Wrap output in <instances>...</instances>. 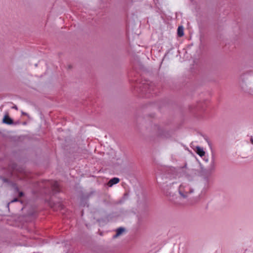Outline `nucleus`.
Returning a JSON list of instances; mask_svg holds the SVG:
<instances>
[{"mask_svg": "<svg viewBox=\"0 0 253 253\" xmlns=\"http://www.w3.org/2000/svg\"><path fill=\"white\" fill-rule=\"evenodd\" d=\"M3 122L5 124L10 125L13 123L12 120L8 116H5L3 119Z\"/></svg>", "mask_w": 253, "mask_h": 253, "instance_id": "5", "label": "nucleus"}, {"mask_svg": "<svg viewBox=\"0 0 253 253\" xmlns=\"http://www.w3.org/2000/svg\"><path fill=\"white\" fill-rule=\"evenodd\" d=\"M196 152L200 157H203L205 154V152L203 150V149L202 148H201L200 147H199V146L196 147Z\"/></svg>", "mask_w": 253, "mask_h": 253, "instance_id": "4", "label": "nucleus"}, {"mask_svg": "<svg viewBox=\"0 0 253 253\" xmlns=\"http://www.w3.org/2000/svg\"><path fill=\"white\" fill-rule=\"evenodd\" d=\"M193 192L191 187L187 184H181L179 188V192L183 198L187 197V194Z\"/></svg>", "mask_w": 253, "mask_h": 253, "instance_id": "1", "label": "nucleus"}, {"mask_svg": "<svg viewBox=\"0 0 253 253\" xmlns=\"http://www.w3.org/2000/svg\"><path fill=\"white\" fill-rule=\"evenodd\" d=\"M124 231H125V229L123 228L120 227V228H118L117 230L116 234L114 236V237L116 238V237H118L119 236L121 235L123 233V232H124Z\"/></svg>", "mask_w": 253, "mask_h": 253, "instance_id": "6", "label": "nucleus"}, {"mask_svg": "<svg viewBox=\"0 0 253 253\" xmlns=\"http://www.w3.org/2000/svg\"><path fill=\"white\" fill-rule=\"evenodd\" d=\"M120 181V179L117 177H114L110 179L108 183V186L109 187H112L113 185L117 184Z\"/></svg>", "mask_w": 253, "mask_h": 253, "instance_id": "3", "label": "nucleus"}, {"mask_svg": "<svg viewBox=\"0 0 253 253\" xmlns=\"http://www.w3.org/2000/svg\"><path fill=\"white\" fill-rule=\"evenodd\" d=\"M14 108L17 109V107L15 106L14 107Z\"/></svg>", "mask_w": 253, "mask_h": 253, "instance_id": "11", "label": "nucleus"}, {"mask_svg": "<svg viewBox=\"0 0 253 253\" xmlns=\"http://www.w3.org/2000/svg\"><path fill=\"white\" fill-rule=\"evenodd\" d=\"M177 35L181 37L184 35L183 28L182 26H179L177 29Z\"/></svg>", "mask_w": 253, "mask_h": 253, "instance_id": "7", "label": "nucleus"}, {"mask_svg": "<svg viewBox=\"0 0 253 253\" xmlns=\"http://www.w3.org/2000/svg\"><path fill=\"white\" fill-rule=\"evenodd\" d=\"M52 189L55 192H58L60 190L59 183L57 181H53L51 183Z\"/></svg>", "mask_w": 253, "mask_h": 253, "instance_id": "2", "label": "nucleus"}, {"mask_svg": "<svg viewBox=\"0 0 253 253\" xmlns=\"http://www.w3.org/2000/svg\"><path fill=\"white\" fill-rule=\"evenodd\" d=\"M17 201V199H15L12 202H16Z\"/></svg>", "mask_w": 253, "mask_h": 253, "instance_id": "10", "label": "nucleus"}, {"mask_svg": "<svg viewBox=\"0 0 253 253\" xmlns=\"http://www.w3.org/2000/svg\"><path fill=\"white\" fill-rule=\"evenodd\" d=\"M250 140H251V142L252 143V144H253V138L251 137Z\"/></svg>", "mask_w": 253, "mask_h": 253, "instance_id": "9", "label": "nucleus"}, {"mask_svg": "<svg viewBox=\"0 0 253 253\" xmlns=\"http://www.w3.org/2000/svg\"><path fill=\"white\" fill-rule=\"evenodd\" d=\"M23 195V192H21L19 193V196L22 197Z\"/></svg>", "mask_w": 253, "mask_h": 253, "instance_id": "8", "label": "nucleus"}]
</instances>
